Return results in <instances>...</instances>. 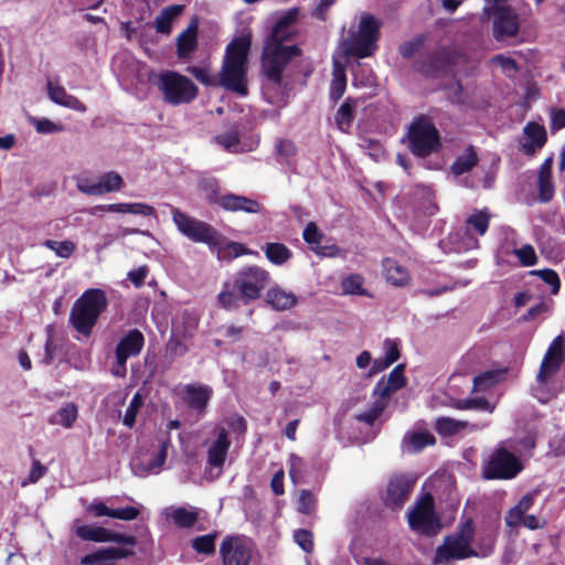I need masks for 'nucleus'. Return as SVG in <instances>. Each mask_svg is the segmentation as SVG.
I'll list each match as a JSON object with an SVG mask.
<instances>
[{
    "label": "nucleus",
    "mask_w": 565,
    "mask_h": 565,
    "mask_svg": "<svg viewBox=\"0 0 565 565\" xmlns=\"http://www.w3.org/2000/svg\"><path fill=\"white\" fill-rule=\"evenodd\" d=\"M387 401H385L382 397H376V399L373 402L371 408L366 412H363L361 414H358L355 416V419L358 422L364 423L366 425L372 426L376 419L383 414L387 406Z\"/></svg>",
    "instance_id": "37998d69"
},
{
    "label": "nucleus",
    "mask_w": 565,
    "mask_h": 565,
    "mask_svg": "<svg viewBox=\"0 0 565 565\" xmlns=\"http://www.w3.org/2000/svg\"><path fill=\"white\" fill-rule=\"evenodd\" d=\"M347 88V76L343 67H335L333 78L330 85L329 97L337 103L344 94Z\"/></svg>",
    "instance_id": "79ce46f5"
},
{
    "label": "nucleus",
    "mask_w": 565,
    "mask_h": 565,
    "mask_svg": "<svg viewBox=\"0 0 565 565\" xmlns=\"http://www.w3.org/2000/svg\"><path fill=\"white\" fill-rule=\"evenodd\" d=\"M107 305L108 300L104 290L87 289L74 302L70 312V322L78 333L89 337Z\"/></svg>",
    "instance_id": "39448f33"
},
{
    "label": "nucleus",
    "mask_w": 565,
    "mask_h": 565,
    "mask_svg": "<svg viewBox=\"0 0 565 565\" xmlns=\"http://www.w3.org/2000/svg\"><path fill=\"white\" fill-rule=\"evenodd\" d=\"M225 249L228 252V254L233 258H237V257L244 256V255L257 254L256 252H253L252 249H249L245 244L239 243V242H233V241H230L225 244Z\"/></svg>",
    "instance_id": "69168bd1"
},
{
    "label": "nucleus",
    "mask_w": 565,
    "mask_h": 565,
    "mask_svg": "<svg viewBox=\"0 0 565 565\" xmlns=\"http://www.w3.org/2000/svg\"><path fill=\"white\" fill-rule=\"evenodd\" d=\"M476 527L472 519L461 521L454 533L447 534L443 543L436 547L433 563L435 565H449L455 561L478 557L473 548Z\"/></svg>",
    "instance_id": "20e7f679"
},
{
    "label": "nucleus",
    "mask_w": 565,
    "mask_h": 565,
    "mask_svg": "<svg viewBox=\"0 0 565 565\" xmlns=\"http://www.w3.org/2000/svg\"><path fill=\"white\" fill-rule=\"evenodd\" d=\"M490 218L491 215L487 209L481 211H475L466 220L467 232L473 230L480 236H483L489 228Z\"/></svg>",
    "instance_id": "ea45409f"
},
{
    "label": "nucleus",
    "mask_w": 565,
    "mask_h": 565,
    "mask_svg": "<svg viewBox=\"0 0 565 565\" xmlns=\"http://www.w3.org/2000/svg\"><path fill=\"white\" fill-rule=\"evenodd\" d=\"M145 344V337L138 329L130 330L116 347V359L127 363L130 356H137Z\"/></svg>",
    "instance_id": "b1692460"
},
{
    "label": "nucleus",
    "mask_w": 565,
    "mask_h": 565,
    "mask_svg": "<svg viewBox=\"0 0 565 565\" xmlns=\"http://www.w3.org/2000/svg\"><path fill=\"white\" fill-rule=\"evenodd\" d=\"M46 333H47V337H46V341H45V344H44L43 363L46 364V365H50V364L53 363V361L55 359L57 345H56V343L54 341V338H53V327L52 326H49L46 328Z\"/></svg>",
    "instance_id": "13d9d810"
},
{
    "label": "nucleus",
    "mask_w": 565,
    "mask_h": 565,
    "mask_svg": "<svg viewBox=\"0 0 565 565\" xmlns=\"http://www.w3.org/2000/svg\"><path fill=\"white\" fill-rule=\"evenodd\" d=\"M170 518L177 526L189 529L196 523L199 515L195 511H190L183 507H179L171 512Z\"/></svg>",
    "instance_id": "c03bdc74"
},
{
    "label": "nucleus",
    "mask_w": 565,
    "mask_h": 565,
    "mask_svg": "<svg viewBox=\"0 0 565 565\" xmlns=\"http://www.w3.org/2000/svg\"><path fill=\"white\" fill-rule=\"evenodd\" d=\"M508 367L484 371L473 377V392H486L504 381Z\"/></svg>",
    "instance_id": "473e14b6"
},
{
    "label": "nucleus",
    "mask_w": 565,
    "mask_h": 565,
    "mask_svg": "<svg viewBox=\"0 0 565 565\" xmlns=\"http://www.w3.org/2000/svg\"><path fill=\"white\" fill-rule=\"evenodd\" d=\"M75 535L82 541L95 543H115L116 546H102L81 557V565H116L117 561L135 555L132 547L138 540L132 534L111 531L99 525H77Z\"/></svg>",
    "instance_id": "f03ea898"
},
{
    "label": "nucleus",
    "mask_w": 565,
    "mask_h": 565,
    "mask_svg": "<svg viewBox=\"0 0 565 565\" xmlns=\"http://www.w3.org/2000/svg\"><path fill=\"white\" fill-rule=\"evenodd\" d=\"M58 423L66 428H71L77 418V407L68 403L58 411Z\"/></svg>",
    "instance_id": "4d7b16f0"
},
{
    "label": "nucleus",
    "mask_w": 565,
    "mask_h": 565,
    "mask_svg": "<svg viewBox=\"0 0 565 565\" xmlns=\"http://www.w3.org/2000/svg\"><path fill=\"white\" fill-rule=\"evenodd\" d=\"M552 169L553 157L551 156L543 161L537 175V198L542 203L552 201L555 194Z\"/></svg>",
    "instance_id": "a878e982"
},
{
    "label": "nucleus",
    "mask_w": 565,
    "mask_h": 565,
    "mask_svg": "<svg viewBox=\"0 0 565 565\" xmlns=\"http://www.w3.org/2000/svg\"><path fill=\"white\" fill-rule=\"evenodd\" d=\"M298 17L297 9H290L280 17L274 24L270 34L267 36L260 57L262 73L265 77L263 84L264 94L282 88V72L288 63L301 56L298 45H285L294 35L292 25Z\"/></svg>",
    "instance_id": "f257e3e1"
},
{
    "label": "nucleus",
    "mask_w": 565,
    "mask_h": 565,
    "mask_svg": "<svg viewBox=\"0 0 565 565\" xmlns=\"http://www.w3.org/2000/svg\"><path fill=\"white\" fill-rule=\"evenodd\" d=\"M523 134L525 141L521 143V150L529 157H533L547 141V134L544 126L534 121H530L525 125Z\"/></svg>",
    "instance_id": "5701e85b"
},
{
    "label": "nucleus",
    "mask_w": 565,
    "mask_h": 565,
    "mask_svg": "<svg viewBox=\"0 0 565 565\" xmlns=\"http://www.w3.org/2000/svg\"><path fill=\"white\" fill-rule=\"evenodd\" d=\"M76 186L79 192L90 195L99 196L106 193L120 191L124 186V179L115 171L105 172L100 175L98 182H92L87 178L77 179Z\"/></svg>",
    "instance_id": "f3484780"
},
{
    "label": "nucleus",
    "mask_w": 565,
    "mask_h": 565,
    "mask_svg": "<svg viewBox=\"0 0 565 565\" xmlns=\"http://www.w3.org/2000/svg\"><path fill=\"white\" fill-rule=\"evenodd\" d=\"M408 149L419 158L437 152L441 147L440 134L427 115H418L408 126Z\"/></svg>",
    "instance_id": "0eeeda50"
},
{
    "label": "nucleus",
    "mask_w": 565,
    "mask_h": 565,
    "mask_svg": "<svg viewBox=\"0 0 565 565\" xmlns=\"http://www.w3.org/2000/svg\"><path fill=\"white\" fill-rule=\"evenodd\" d=\"M302 237L306 243L310 245H318L322 239V234L316 223L309 222L303 230Z\"/></svg>",
    "instance_id": "0e129e2a"
},
{
    "label": "nucleus",
    "mask_w": 565,
    "mask_h": 565,
    "mask_svg": "<svg viewBox=\"0 0 565 565\" xmlns=\"http://www.w3.org/2000/svg\"><path fill=\"white\" fill-rule=\"evenodd\" d=\"M425 39L423 36H418L411 41H405L398 46V52L403 58L409 60L412 58L416 52L423 46Z\"/></svg>",
    "instance_id": "6e6d98bb"
},
{
    "label": "nucleus",
    "mask_w": 565,
    "mask_h": 565,
    "mask_svg": "<svg viewBox=\"0 0 565 565\" xmlns=\"http://www.w3.org/2000/svg\"><path fill=\"white\" fill-rule=\"evenodd\" d=\"M182 399L188 408L203 415L206 412L209 403L213 396V388L206 384L191 383L183 387Z\"/></svg>",
    "instance_id": "aec40b11"
},
{
    "label": "nucleus",
    "mask_w": 565,
    "mask_h": 565,
    "mask_svg": "<svg viewBox=\"0 0 565 565\" xmlns=\"http://www.w3.org/2000/svg\"><path fill=\"white\" fill-rule=\"evenodd\" d=\"M85 512L94 518H111L113 509L108 508L102 500L94 499L89 504H87Z\"/></svg>",
    "instance_id": "bf43d9fd"
},
{
    "label": "nucleus",
    "mask_w": 565,
    "mask_h": 565,
    "mask_svg": "<svg viewBox=\"0 0 565 565\" xmlns=\"http://www.w3.org/2000/svg\"><path fill=\"white\" fill-rule=\"evenodd\" d=\"M269 271L257 265L241 268L232 281L224 282L217 296L220 306L225 310H237L241 305L247 306L258 300L269 286Z\"/></svg>",
    "instance_id": "7ed1b4c3"
},
{
    "label": "nucleus",
    "mask_w": 565,
    "mask_h": 565,
    "mask_svg": "<svg viewBox=\"0 0 565 565\" xmlns=\"http://www.w3.org/2000/svg\"><path fill=\"white\" fill-rule=\"evenodd\" d=\"M316 498L310 490H301L298 499V511L302 514H311L316 508Z\"/></svg>",
    "instance_id": "603ef678"
},
{
    "label": "nucleus",
    "mask_w": 565,
    "mask_h": 565,
    "mask_svg": "<svg viewBox=\"0 0 565 565\" xmlns=\"http://www.w3.org/2000/svg\"><path fill=\"white\" fill-rule=\"evenodd\" d=\"M188 73H190L196 81L205 86H216L218 85L217 79L211 75L207 67L201 66H189L186 68Z\"/></svg>",
    "instance_id": "8fccbe9b"
},
{
    "label": "nucleus",
    "mask_w": 565,
    "mask_h": 565,
    "mask_svg": "<svg viewBox=\"0 0 565 565\" xmlns=\"http://www.w3.org/2000/svg\"><path fill=\"white\" fill-rule=\"evenodd\" d=\"M294 539L299 547L306 553H311L313 551V535L312 532L306 529H299L295 531Z\"/></svg>",
    "instance_id": "5fc2aeb1"
},
{
    "label": "nucleus",
    "mask_w": 565,
    "mask_h": 565,
    "mask_svg": "<svg viewBox=\"0 0 565 565\" xmlns=\"http://www.w3.org/2000/svg\"><path fill=\"white\" fill-rule=\"evenodd\" d=\"M199 21L194 18L177 39V53L180 58L189 57L198 49Z\"/></svg>",
    "instance_id": "cd10ccee"
},
{
    "label": "nucleus",
    "mask_w": 565,
    "mask_h": 565,
    "mask_svg": "<svg viewBox=\"0 0 565 565\" xmlns=\"http://www.w3.org/2000/svg\"><path fill=\"white\" fill-rule=\"evenodd\" d=\"M383 269L386 280L394 286L403 287L411 281V275L407 268L393 258H385L383 260Z\"/></svg>",
    "instance_id": "2f4dec72"
},
{
    "label": "nucleus",
    "mask_w": 565,
    "mask_h": 565,
    "mask_svg": "<svg viewBox=\"0 0 565 565\" xmlns=\"http://www.w3.org/2000/svg\"><path fill=\"white\" fill-rule=\"evenodd\" d=\"M468 425V422L443 416L435 420L434 427L441 437H451L466 429Z\"/></svg>",
    "instance_id": "e433bc0d"
},
{
    "label": "nucleus",
    "mask_w": 565,
    "mask_h": 565,
    "mask_svg": "<svg viewBox=\"0 0 565 565\" xmlns=\"http://www.w3.org/2000/svg\"><path fill=\"white\" fill-rule=\"evenodd\" d=\"M231 440L224 427L217 429L216 439L207 449V463L214 468H222L226 461Z\"/></svg>",
    "instance_id": "393cba45"
},
{
    "label": "nucleus",
    "mask_w": 565,
    "mask_h": 565,
    "mask_svg": "<svg viewBox=\"0 0 565 565\" xmlns=\"http://www.w3.org/2000/svg\"><path fill=\"white\" fill-rule=\"evenodd\" d=\"M513 253L523 266L530 267L537 263L535 249L530 244H525L522 247L514 249Z\"/></svg>",
    "instance_id": "3c124183"
},
{
    "label": "nucleus",
    "mask_w": 565,
    "mask_h": 565,
    "mask_svg": "<svg viewBox=\"0 0 565 565\" xmlns=\"http://www.w3.org/2000/svg\"><path fill=\"white\" fill-rule=\"evenodd\" d=\"M522 470L521 459L500 444L482 463L481 476L486 480H510Z\"/></svg>",
    "instance_id": "1a4fd4ad"
},
{
    "label": "nucleus",
    "mask_w": 565,
    "mask_h": 565,
    "mask_svg": "<svg viewBox=\"0 0 565 565\" xmlns=\"http://www.w3.org/2000/svg\"><path fill=\"white\" fill-rule=\"evenodd\" d=\"M417 478L411 473H395L386 484L385 494L383 497L384 504L392 509H401L408 501Z\"/></svg>",
    "instance_id": "2eb2a0df"
},
{
    "label": "nucleus",
    "mask_w": 565,
    "mask_h": 565,
    "mask_svg": "<svg viewBox=\"0 0 565 565\" xmlns=\"http://www.w3.org/2000/svg\"><path fill=\"white\" fill-rule=\"evenodd\" d=\"M252 33L235 36L226 46L223 63L247 65Z\"/></svg>",
    "instance_id": "4be33fe9"
},
{
    "label": "nucleus",
    "mask_w": 565,
    "mask_h": 565,
    "mask_svg": "<svg viewBox=\"0 0 565 565\" xmlns=\"http://www.w3.org/2000/svg\"><path fill=\"white\" fill-rule=\"evenodd\" d=\"M531 274L540 277L545 284H547L551 287V292L553 295L558 294L561 289V279L554 269H539L533 270Z\"/></svg>",
    "instance_id": "de8ad7c7"
},
{
    "label": "nucleus",
    "mask_w": 565,
    "mask_h": 565,
    "mask_svg": "<svg viewBox=\"0 0 565 565\" xmlns=\"http://www.w3.org/2000/svg\"><path fill=\"white\" fill-rule=\"evenodd\" d=\"M404 444L407 452L417 454L428 446H434L436 444V438L427 430L413 431L405 435Z\"/></svg>",
    "instance_id": "72a5a7b5"
},
{
    "label": "nucleus",
    "mask_w": 565,
    "mask_h": 565,
    "mask_svg": "<svg viewBox=\"0 0 565 565\" xmlns=\"http://www.w3.org/2000/svg\"><path fill=\"white\" fill-rule=\"evenodd\" d=\"M140 515V510L136 507H125L113 509L111 518L122 521H132Z\"/></svg>",
    "instance_id": "e2e57ef3"
},
{
    "label": "nucleus",
    "mask_w": 565,
    "mask_h": 565,
    "mask_svg": "<svg viewBox=\"0 0 565 565\" xmlns=\"http://www.w3.org/2000/svg\"><path fill=\"white\" fill-rule=\"evenodd\" d=\"M43 245L53 250L58 257L62 258H68L73 255V253L76 249L75 244L72 241H53V239H46Z\"/></svg>",
    "instance_id": "49530a36"
},
{
    "label": "nucleus",
    "mask_w": 565,
    "mask_h": 565,
    "mask_svg": "<svg viewBox=\"0 0 565 565\" xmlns=\"http://www.w3.org/2000/svg\"><path fill=\"white\" fill-rule=\"evenodd\" d=\"M405 364H397L387 375L381 377L373 388L374 397H382L388 402L394 393L407 385V379L404 374Z\"/></svg>",
    "instance_id": "6ab92c4d"
},
{
    "label": "nucleus",
    "mask_w": 565,
    "mask_h": 565,
    "mask_svg": "<svg viewBox=\"0 0 565 565\" xmlns=\"http://www.w3.org/2000/svg\"><path fill=\"white\" fill-rule=\"evenodd\" d=\"M246 74V65L223 63L218 84L227 90L246 96L248 93Z\"/></svg>",
    "instance_id": "a211bd4d"
},
{
    "label": "nucleus",
    "mask_w": 565,
    "mask_h": 565,
    "mask_svg": "<svg viewBox=\"0 0 565 565\" xmlns=\"http://www.w3.org/2000/svg\"><path fill=\"white\" fill-rule=\"evenodd\" d=\"M408 525L412 531L424 535L435 536L441 530V521L435 510L434 498L426 493L408 512Z\"/></svg>",
    "instance_id": "9b49d317"
},
{
    "label": "nucleus",
    "mask_w": 565,
    "mask_h": 565,
    "mask_svg": "<svg viewBox=\"0 0 565 565\" xmlns=\"http://www.w3.org/2000/svg\"><path fill=\"white\" fill-rule=\"evenodd\" d=\"M214 141L224 150L235 152L241 141L239 131L237 128H230L225 132L216 135Z\"/></svg>",
    "instance_id": "a18cd8bd"
},
{
    "label": "nucleus",
    "mask_w": 565,
    "mask_h": 565,
    "mask_svg": "<svg viewBox=\"0 0 565 565\" xmlns=\"http://www.w3.org/2000/svg\"><path fill=\"white\" fill-rule=\"evenodd\" d=\"M563 128H565V109H554L551 116V129L561 130Z\"/></svg>",
    "instance_id": "774afa93"
},
{
    "label": "nucleus",
    "mask_w": 565,
    "mask_h": 565,
    "mask_svg": "<svg viewBox=\"0 0 565 565\" xmlns=\"http://www.w3.org/2000/svg\"><path fill=\"white\" fill-rule=\"evenodd\" d=\"M227 212H244L247 214H257L262 211L258 201L244 195L226 193L222 196V205L220 206Z\"/></svg>",
    "instance_id": "bb28decb"
},
{
    "label": "nucleus",
    "mask_w": 565,
    "mask_h": 565,
    "mask_svg": "<svg viewBox=\"0 0 565 565\" xmlns=\"http://www.w3.org/2000/svg\"><path fill=\"white\" fill-rule=\"evenodd\" d=\"M342 288L347 294L350 295H364L363 289V277L355 274L350 275L342 281Z\"/></svg>",
    "instance_id": "864d4df0"
},
{
    "label": "nucleus",
    "mask_w": 565,
    "mask_h": 565,
    "mask_svg": "<svg viewBox=\"0 0 565 565\" xmlns=\"http://www.w3.org/2000/svg\"><path fill=\"white\" fill-rule=\"evenodd\" d=\"M217 532L196 536L192 540L191 546L198 554L213 555L216 551Z\"/></svg>",
    "instance_id": "a19ab883"
},
{
    "label": "nucleus",
    "mask_w": 565,
    "mask_h": 565,
    "mask_svg": "<svg viewBox=\"0 0 565 565\" xmlns=\"http://www.w3.org/2000/svg\"><path fill=\"white\" fill-rule=\"evenodd\" d=\"M493 17L492 34L497 41L518 35L520 31L519 14L510 6L493 4L486 9Z\"/></svg>",
    "instance_id": "4468645a"
},
{
    "label": "nucleus",
    "mask_w": 565,
    "mask_h": 565,
    "mask_svg": "<svg viewBox=\"0 0 565 565\" xmlns=\"http://www.w3.org/2000/svg\"><path fill=\"white\" fill-rule=\"evenodd\" d=\"M172 220L178 231L194 243H203L210 247H220L223 243L222 234L211 224L192 217L178 207L172 209Z\"/></svg>",
    "instance_id": "6e6552de"
},
{
    "label": "nucleus",
    "mask_w": 565,
    "mask_h": 565,
    "mask_svg": "<svg viewBox=\"0 0 565 565\" xmlns=\"http://www.w3.org/2000/svg\"><path fill=\"white\" fill-rule=\"evenodd\" d=\"M355 108L356 100L353 99L352 97H347L345 100L337 110L334 121L337 127L341 131L347 132L351 128L352 122L355 118Z\"/></svg>",
    "instance_id": "f704fd0d"
},
{
    "label": "nucleus",
    "mask_w": 565,
    "mask_h": 565,
    "mask_svg": "<svg viewBox=\"0 0 565 565\" xmlns=\"http://www.w3.org/2000/svg\"><path fill=\"white\" fill-rule=\"evenodd\" d=\"M183 11V6L173 4L162 9L160 14L156 18V29L159 33H170L171 23L174 18L180 15Z\"/></svg>",
    "instance_id": "58836bf2"
},
{
    "label": "nucleus",
    "mask_w": 565,
    "mask_h": 565,
    "mask_svg": "<svg viewBox=\"0 0 565 565\" xmlns=\"http://www.w3.org/2000/svg\"><path fill=\"white\" fill-rule=\"evenodd\" d=\"M222 565H250L254 556V544L242 534L226 535L220 544Z\"/></svg>",
    "instance_id": "ddd939ff"
},
{
    "label": "nucleus",
    "mask_w": 565,
    "mask_h": 565,
    "mask_svg": "<svg viewBox=\"0 0 565 565\" xmlns=\"http://www.w3.org/2000/svg\"><path fill=\"white\" fill-rule=\"evenodd\" d=\"M277 154L282 157L287 162L297 154V147L294 141L289 139H280L276 146Z\"/></svg>",
    "instance_id": "052dcab7"
},
{
    "label": "nucleus",
    "mask_w": 565,
    "mask_h": 565,
    "mask_svg": "<svg viewBox=\"0 0 565 565\" xmlns=\"http://www.w3.org/2000/svg\"><path fill=\"white\" fill-rule=\"evenodd\" d=\"M382 21L371 13H362L358 30L344 40L343 50L349 56L365 58L377 50L381 38Z\"/></svg>",
    "instance_id": "423d86ee"
},
{
    "label": "nucleus",
    "mask_w": 565,
    "mask_h": 565,
    "mask_svg": "<svg viewBox=\"0 0 565 565\" xmlns=\"http://www.w3.org/2000/svg\"><path fill=\"white\" fill-rule=\"evenodd\" d=\"M266 302L275 310L284 311L291 309L297 303V297L290 291H286L279 286L268 289Z\"/></svg>",
    "instance_id": "7c9ffc66"
},
{
    "label": "nucleus",
    "mask_w": 565,
    "mask_h": 565,
    "mask_svg": "<svg viewBox=\"0 0 565 565\" xmlns=\"http://www.w3.org/2000/svg\"><path fill=\"white\" fill-rule=\"evenodd\" d=\"M383 348L385 350L384 359L387 360L388 363L393 364L401 358V350L396 340L386 339L383 343Z\"/></svg>",
    "instance_id": "680f3d73"
},
{
    "label": "nucleus",
    "mask_w": 565,
    "mask_h": 565,
    "mask_svg": "<svg viewBox=\"0 0 565 565\" xmlns=\"http://www.w3.org/2000/svg\"><path fill=\"white\" fill-rule=\"evenodd\" d=\"M104 212L130 213L142 216H153L156 214V210L152 205L142 202L99 204L88 210V213L94 216H100Z\"/></svg>",
    "instance_id": "412c9836"
},
{
    "label": "nucleus",
    "mask_w": 565,
    "mask_h": 565,
    "mask_svg": "<svg viewBox=\"0 0 565 565\" xmlns=\"http://www.w3.org/2000/svg\"><path fill=\"white\" fill-rule=\"evenodd\" d=\"M479 158L472 146H469L465 153L458 156L450 169L455 175H462L471 171L478 164Z\"/></svg>",
    "instance_id": "c9c22d12"
},
{
    "label": "nucleus",
    "mask_w": 565,
    "mask_h": 565,
    "mask_svg": "<svg viewBox=\"0 0 565 565\" xmlns=\"http://www.w3.org/2000/svg\"><path fill=\"white\" fill-rule=\"evenodd\" d=\"M158 86L164 102L173 106L190 104L199 95L198 86L189 77L174 71L162 72Z\"/></svg>",
    "instance_id": "9d476101"
},
{
    "label": "nucleus",
    "mask_w": 565,
    "mask_h": 565,
    "mask_svg": "<svg viewBox=\"0 0 565 565\" xmlns=\"http://www.w3.org/2000/svg\"><path fill=\"white\" fill-rule=\"evenodd\" d=\"M142 406V398H141V395L139 393H136L127 409H126V413H125V416H124V419H122V423L125 426H127L128 428H132L135 423H136V417H137V414L140 409V407Z\"/></svg>",
    "instance_id": "09e8293b"
},
{
    "label": "nucleus",
    "mask_w": 565,
    "mask_h": 565,
    "mask_svg": "<svg viewBox=\"0 0 565 565\" xmlns=\"http://www.w3.org/2000/svg\"><path fill=\"white\" fill-rule=\"evenodd\" d=\"M49 98L61 106L71 108L77 111H86V106L77 97L70 95L66 89L61 85L53 84L52 81H47L46 84Z\"/></svg>",
    "instance_id": "c85d7f7f"
},
{
    "label": "nucleus",
    "mask_w": 565,
    "mask_h": 565,
    "mask_svg": "<svg viewBox=\"0 0 565 565\" xmlns=\"http://www.w3.org/2000/svg\"><path fill=\"white\" fill-rule=\"evenodd\" d=\"M266 258L274 265H282L292 257V252L282 243H267L264 247Z\"/></svg>",
    "instance_id": "4c0bfd02"
},
{
    "label": "nucleus",
    "mask_w": 565,
    "mask_h": 565,
    "mask_svg": "<svg viewBox=\"0 0 565 565\" xmlns=\"http://www.w3.org/2000/svg\"><path fill=\"white\" fill-rule=\"evenodd\" d=\"M462 57L463 55L455 50L441 47L422 54L417 61V71L426 77L438 78L452 73Z\"/></svg>",
    "instance_id": "f8f14e48"
},
{
    "label": "nucleus",
    "mask_w": 565,
    "mask_h": 565,
    "mask_svg": "<svg viewBox=\"0 0 565 565\" xmlns=\"http://www.w3.org/2000/svg\"><path fill=\"white\" fill-rule=\"evenodd\" d=\"M148 267L140 266L128 273L129 280L135 285V287L140 288L145 284V279L148 276Z\"/></svg>",
    "instance_id": "338daca9"
},
{
    "label": "nucleus",
    "mask_w": 565,
    "mask_h": 565,
    "mask_svg": "<svg viewBox=\"0 0 565 565\" xmlns=\"http://www.w3.org/2000/svg\"><path fill=\"white\" fill-rule=\"evenodd\" d=\"M565 360L564 339L556 337L548 345L541 362L536 380L541 384H547L548 380L555 375Z\"/></svg>",
    "instance_id": "dca6fc26"
},
{
    "label": "nucleus",
    "mask_w": 565,
    "mask_h": 565,
    "mask_svg": "<svg viewBox=\"0 0 565 565\" xmlns=\"http://www.w3.org/2000/svg\"><path fill=\"white\" fill-rule=\"evenodd\" d=\"M199 194L209 205H222L221 184L215 177H203L198 180Z\"/></svg>",
    "instance_id": "c756f323"
}]
</instances>
